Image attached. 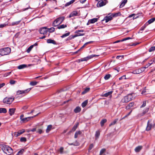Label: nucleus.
<instances>
[{
  "mask_svg": "<svg viewBox=\"0 0 155 155\" xmlns=\"http://www.w3.org/2000/svg\"><path fill=\"white\" fill-rule=\"evenodd\" d=\"M0 147L3 152L6 154L10 155L13 152L12 149L7 145L2 144L0 145Z\"/></svg>",
  "mask_w": 155,
  "mask_h": 155,
  "instance_id": "obj_1",
  "label": "nucleus"
},
{
  "mask_svg": "<svg viewBox=\"0 0 155 155\" xmlns=\"http://www.w3.org/2000/svg\"><path fill=\"white\" fill-rule=\"evenodd\" d=\"M65 19L64 16H61L56 19L53 22L52 25L56 27L61 23Z\"/></svg>",
  "mask_w": 155,
  "mask_h": 155,
  "instance_id": "obj_2",
  "label": "nucleus"
},
{
  "mask_svg": "<svg viewBox=\"0 0 155 155\" xmlns=\"http://www.w3.org/2000/svg\"><path fill=\"white\" fill-rule=\"evenodd\" d=\"M11 49L8 47L0 49V55L3 56L9 54L11 52Z\"/></svg>",
  "mask_w": 155,
  "mask_h": 155,
  "instance_id": "obj_3",
  "label": "nucleus"
},
{
  "mask_svg": "<svg viewBox=\"0 0 155 155\" xmlns=\"http://www.w3.org/2000/svg\"><path fill=\"white\" fill-rule=\"evenodd\" d=\"M14 100V98L13 97H6L4 99L3 101L5 104H11Z\"/></svg>",
  "mask_w": 155,
  "mask_h": 155,
  "instance_id": "obj_4",
  "label": "nucleus"
},
{
  "mask_svg": "<svg viewBox=\"0 0 155 155\" xmlns=\"http://www.w3.org/2000/svg\"><path fill=\"white\" fill-rule=\"evenodd\" d=\"M107 2V0H100L98 2L97 6L98 7H101L105 5Z\"/></svg>",
  "mask_w": 155,
  "mask_h": 155,
  "instance_id": "obj_5",
  "label": "nucleus"
},
{
  "mask_svg": "<svg viewBox=\"0 0 155 155\" xmlns=\"http://www.w3.org/2000/svg\"><path fill=\"white\" fill-rule=\"evenodd\" d=\"M40 113H39L34 116L28 117H25V118H23V119H22L21 121L22 123H25V122H27L31 118H32L34 117H35L38 116Z\"/></svg>",
  "mask_w": 155,
  "mask_h": 155,
  "instance_id": "obj_6",
  "label": "nucleus"
},
{
  "mask_svg": "<svg viewBox=\"0 0 155 155\" xmlns=\"http://www.w3.org/2000/svg\"><path fill=\"white\" fill-rule=\"evenodd\" d=\"M31 90V88H28L25 90H18L17 92V94L18 95L22 94H25Z\"/></svg>",
  "mask_w": 155,
  "mask_h": 155,
  "instance_id": "obj_7",
  "label": "nucleus"
},
{
  "mask_svg": "<svg viewBox=\"0 0 155 155\" xmlns=\"http://www.w3.org/2000/svg\"><path fill=\"white\" fill-rule=\"evenodd\" d=\"M39 32L41 34L45 35L48 32V28L46 27L42 28L39 30Z\"/></svg>",
  "mask_w": 155,
  "mask_h": 155,
  "instance_id": "obj_8",
  "label": "nucleus"
},
{
  "mask_svg": "<svg viewBox=\"0 0 155 155\" xmlns=\"http://www.w3.org/2000/svg\"><path fill=\"white\" fill-rule=\"evenodd\" d=\"M113 92V91H108V92L103 94L102 96V97H107L108 96H110V98H111L112 97V94Z\"/></svg>",
  "mask_w": 155,
  "mask_h": 155,
  "instance_id": "obj_9",
  "label": "nucleus"
},
{
  "mask_svg": "<svg viewBox=\"0 0 155 155\" xmlns=\"http://www.w3.org/2000/svg\"><path fill=\"white\" fill-rule=\"evenodd\" d=\"M150 120H149L147 122V126L146 129V130L147 131L150 130L152 127V124L150 123Z\"/></svg>",
  "mask_w": 155,
  "mask_h": 155,
  "instance_id": "obj_10",
  "label": "nucleus"
},
{
  "mask_svg": "<svg viewBox=\"0 0 155 155\" xmlns=\"http://www.w3.org/2000/svg\"><path fill=\"white\" fill-rule=\"evenodd\" d=\"M130 100L127 95L124 97L121 100V102L123 103H127Z\"/></svg>",
  "mask_w": 155,
  "mask_h": 155,
  "instance_id": "obj_11",
  "label": "nucleus"
},
{
  "mask_svg": "<svg viewBox=\"0 0 155 155\" xmlns=\"http://www.w3.org/2000/svg\"><path fill=\"white\" fill-rule=\"evenodd\" d=\"M25 132V129L19 130L17 133H15V135L16 137H18Z\"/></svg>",
  "mask_w": 155,
  "mask_h": 155,
  "instance_id": "obj_12",
  "label": "nucleus"
},
{
  "mask_svg": "<svg viewBox=\"0 0 155 155\" xmlns=\"http://www.w3.org/2000/svg\"><path fill=\"white\" fill-rule=\"evenodd\" d=\"M112 19V16L110 15L108 16H106L104 18L103 20H105L106 23L107 22L111 20Z\"/></svg>",
  "mask_w": 155,
  "mask_h": 155,
  "instance_id": "obj_13",
  "label": "nucleus"
},
{
  "mask_svg": "<svg viewBox=\"0 0 155 155\" xmlns=\"http://www.w3.org/2000/svg\"><path fill=\"white\" fill-rule=\"evenodd\" d=\"M78 14V12L77 11H74L72 12L69 15V18H71V17L77 16Z\"/></svg>",
  "mask_w": 155,
  "mask_h": 155,
  "instance_id": "obj_14",
  "label": "nucleus"
},
{
  "mask_svg": "<svg viewBox=\"0 0 155 155\" xmlns=\"http://www.w3.org/2000/svg\"><path fill=\"white\" fill-rule=\"evenodd\" d=\"M153 64V62L151 63V64H150V65H146L145 67H143L140 68H139V69H140V71H141V73L143 72V71H144L145 70V69L147 68L148 67L150 66L151 64Z\"/></svg>",
  "mask_w": 155,
  "mask_h": 155,
  "instance_id": "obj_15",
  "label": "nucleus"
},
{
  "mask_svg": "<svg viewBox=\"0 0 155 155\" xmlns=\"http://www.w3.org/2000/svg\"><path fill=\"white\" fill-rule=\"evenodd\" d=\"M127 96L128 97V99L130 101L134 98V93H131L128 94Z\"/></svg>",
  "mask_w": 155,
  "mask_h": 155,
  "instance_id": "obj_16",
  "label": "nucleus"
},
{
  "mask_svg": "<svg viewBox=\"0 0 155 155\" xmlns=\"http://www.w3.org/2000/svg\"><path fill=\"white\" fill-rule=\"evenodd\" d=\"M15 108H11L9 109V113L10 114V115L11 116H12L15 113Z\"/></svg>",
  "mask_w": 155,
  "mask_h": 155,
  "instance_id": "obj_17",
  "label": "nucleus"
},
{
  "mask_svg": "<svg viewBox=\"0 0 155 155\" xmlns=\"http://www.w3.org/2000/svg\"><path fill=\"white\" fill-rule=\"evenodd\" d=\"M90 59L89 58V56L84 58H81L78 60L79 62L83 61H87L88 60Z\"/></svg>",
  "mask_w": 155,
  "mask_h": 155,
  "instance_id": "obj_18",
  "label": "nucleus"
},
{
  "mask_svg": "<svg viewBox=\"0 0 155 155\" xmlns=\"http://www.w3.org/2000/svg\"><path fill=\"white\" fill-rule=\"evenodd\" d=\"M47 42L48 43H52L54 45L57 44L56 42L54 40L51 39H48L47 40Z\"/></svg>",
  "mask_w": 155,
  "mask_h": 155,
  "instance_id": "obj_19",
  "label": "nucleus"
},
{
  "mask_svg": "<svg viewBox=\"0 0 155 155\" xmlns=\"http://www.w3.org/2000/svg\"><path fill=\"white\" fill-rule=\"evenodd\" d=\"M127 0H123L122 2L121 3L120 6V8H122L127 3Z\"/></svg>",
  "mask_w": 155,
  "mask_h": 155,
  "instance_id": "obj_20",
  "label": "nucleus"
},
{
  "mask_svg": "<svg viewBox=\"0 0 155 155\" xmlns=\"http://www.w3.org/2000/svg\"><path fill=\"white\" fill-rule=\"evenodd\" d=\"M134 104V102L130 103L128 106L126 107V109L127 110L129 109L131 107H133Z\"/></svg>",
  "mask_w": 155,
  "mask_h": 155,
  "instance_id": "obj_21",
  "label": "nucleus"
},
{
  "mask_svg": "<svg viewBox=\"0 0 155 155\" xmlns=\"http://www.w3.org/2000/svg\"><path fill=\"white\" fill-rule=\"evenodd\" d=\"M132 73L134 74H138L141 73V71L139 69H138L133 71Z\"/></svg>",
  "mask_w": 155,
  "mask_h": 155,
  "instance_id": "obj_22",
  "label": "nucleus"
},
{
  "mask_svg": "<svg viewBox=\"0 0 155 155\" xmlns=\"http://www.w3.org/2000/svg\"><path fill=\"white\" fill-rule=\"evenodd\" d=\"M27 67V65L25 64H22L19 65L18 67V68L19 69H23Z\"/></svg>",
  "mask_w": 155,
  "mask_h": 155,
  "instance_id": "obj_23",
  "label": "nucleus"
},
{
  "mask_svg": "<svg viewBox=\"0 0 155 155\" xmlns=\"http://www.w3.org/2000/svg\"><path fill=\"white\" fill-rule=\"evenodd\" d=\"M98 18H94L89 20L88 22L90 23H94L97 21Z\"/></svg>",
  "mask_w": 155,
  "mask_h": 155,
  "instance_id": "obj_24",
  "label": "nucleus"
},
{
  "mask_svg": "<svg viewBox=\"0 0 155 155\" xmlns=\"http://www.w3.org/2000/svg\"><path fill=\"white\" fill-rule=\"evenodd\" d=\"M81 108L79 107H76V108L74 110V112L76 113L80 112L81 111Z\"/></svg>",
  "mask_w": 155,
  "mask_h": 155,
  "instance_id": "obj_25",
  "label": "nucleus"
},
{
  "mask_svg": "<svg viewBox=\"0 0 155 155\" xmlns=\"http://www.w3.org/2000/svg\"><path fill=\"white\" fill-rule=\"evenodd\" d=\"M142 147L141 146H138L136 147L135 149V151L136 152H139L142 149Z\"/></svg>",
  "mask_w": 155,
  "mask_h": 155,
  "instance_id": "obj_26",
  "label": "nucleus"
},
{
  "mask_svg": "<svg viewBox=\"0 0 155 155\" xmlns=\"http://www.w3.org/2000/svg\"><path fill=\"white\" fill-rule=\"evenodd\" d=\"M155 21V18H153L149 20L147 23V24H148V25H149L152 23L153 22Z\"/></svg>",
  "mask_w": 155,
  "mask_h": 155,
  "instance_id": "obj_27",
  "label": "nucleus"
},
{
  "mask_svg": "<svg viewBox=\"0 0 155 155\" xmlns=\"http://www.w3.org/2000/svg\"><path fill=\"white\" fill-rule=\"evenodd\" d=\"M67 27L66 25H62L57 27V28L58 29L64 28Z\"/></svg>",
  "mask_w": 155,
  "mask_h": 155,
  "instance_id": "obj_28",
  "label": "nucleus"
},
{
  "mask_svg": "<svg viewBox=\"0 0 155 155\" xmlns=\"http://www.w3.org/2000/svg\"><path fill=\"white\" fill-rule=\"evenodd\" d=\"M88 103V100H86L83 102L81 104L82 107L84 108L85 107L87 104Z\"/></svg>",
  "mask_w": 155,
  "mask_h": 155,
  "instance_id": "obj_29",
  "label": "nucleus"
},
{
  "mask_svg": "<svg viewBox=\"0 0 155 155\" xmlns=\"http://www.w3.org/2000/svg\"><path fill=\"white\" fill-rule=\"evenodd\" d=\"M52 128V126L51 125H49L48 126L47 129L46 130V132L47 133H48L51 130V129Z\"/></svg>",
  "mask_w": 155,
  "mask_h": 155,
  "instance_id": "obj_30",
  "label": "nucleus"
},
{
  "mask_svg": "<svg viewBox=\"0 0 155 155\" xmlns=\"http://www.w3.org/2000/svg\"><path fill=\"white\" fill-rule=\"evenodd\" d=\"M7 112V110L6 108H0V113H5Z\"/></svg>",
  "mask_w": 155,
  "mask_h": 155,
  "instance_id": "obj_31",
  "label": "nucleus"
},
{
  "mask_svg": "<svg viewBox=\"0 0 155 155\" xmlns=\"http://www.w3.org/2000/svg\"><path fill=\"white\" fill-rule=\"evenodd\" d=\"M75 1V0H72L69 2L67 3L65 5V6H68L73 3Z\"/></svg>",
  "mask_w": 155,
  "mask_h": 155,
  "instance_id": "obj_32",
  "label": "nucleus"
},
{
  "mask_svg": "<svg viewBox=\"0 0 155 155\" xmlns=\"http://www.w3.org/2000/svg\"><path fill=\"white\" fill-rule=\"evenodd\" d=\"M107 120L106 119L102 120L100 122L101 126V127H103L104 126V123L107 122Z\"/></svg>",
  "mask_w": 155,
  "mask_h": 155,
  "instance_id": "obj_33",
  "label": "nucleus"
},
{
  "mask_svg": "<svg viewBox=\"0 0 155 155\" xmlns=\"http://www.w3.org/2000/svg\"><path fill=\"white\" fill-rule=\"evenodd\" d=\"M100 135V132L98 130L96 132V134H95V139L96 140H97L98 138L99 137V136Z\"/></svg>",
  "mask_w": 155,
  "mask_h": 155,
  "instance_id": "obj_34",
  "label": "nucleus"
},
{
  "mask_svg": "<svg viewBox=\"0 0 155 155\" xmlns=\"http://www.w3.org/2000/svg\"><path fill=\"white\" fill-rule=\"evenodd\" d=\"M90 88H86L84 91H83L82 93L81 94H84L88 92L90 90Z\"/></svg>",
  "mask_w": 155,
  "mask_h": 155,
  "instance_id": "obj_35",
  "label": "nucleus"
},
{
  "mask_svg": "<svg viewBox=\"0 0 155 155\" xmlns=\"http://www.w3.org/2000/svg\"><path fill=\"white\" fill-rule=\"evenodd\" d=\"M106 151V150L104 148L102 149L100 152V155H104V154L105 153Z\"/></svg>",
  "mask_w": 155,
  "mask_h": 155,
  "instance_id": "obj_36",
  "label": "nucleus"
},
{
  "mask_svg": "<svg viewBox=\"0 0 155 155\" xmlns=\"http://www.w3.org/2000/svg\"><path fill=\"white\" fill-rule=\"evenodd\" d=\"M120 15V12L116 13L114 14H113L111 15L113 17H116L119 15Z\"/></svg>",
  "mask_w": 155,
  "mask_h": 155,
  "instance_id": "obj_37",
  "label": "nucleus"
},
{
  "mask_svg": "<svg viewBox=\"0 0 155 155\" xmlns=\"http://www.w3.org/2000/svg\"><path fill=\"white\" fill-rule=\"evenodd\" d=\"M21 20H20L18 21L12 22V23L11 25H12V26H13L15 25H17L19 24L21 22Z\"/></svg>",
  "mask_w": 155,
  "mask_h": 155,
  "instance_id": "obj_38",
  "label": "nucleus"
},
{
  "mask_svg": "<svg viewBox=\"0 0 155 155\" xmlns=\"http://www.w3.org/2000/svg\"><path fill=\"white\" fill-rule=\"evenodd\" d=\"M79 125V123H77L76 124L74 125L73 128H72V130L73 131H75L76 129H77L78 126Z\"/></svg>",
  "mask_w": 155,
  "mask_h": 155,
  "instance_id": "obj_39",
  "label": "nucleus"
},
{
  "mask_svg": "<svg viewBox=\"0 0 155 155\" xmlns=\"http://www.w3.org/2000/svg\"><path fill=\"white\" fill-rule=\"evenodd\" d=\"M149 110V108H147L146 109H145L142 112V113L141 114V115L143 116L144 114H145L147 113Z\"/></svg>",
  "mask_w": 155,
  "mask_h": 155,
  "instance_id": "obj_40",
  "label": "nucleus"
},
{
  "mask_svg": "<svg viewBox=\"0 0 155 155\" xmlns=\"http://www.w3.org/2000/svg\"><path fill=\"white\" fill-rule=\"evenodd\" d=\"M148 25V24H147V23H146L145 24L140 28V30L142 31Z\"/></svg>",
  "mask_w": 155,
  "mask_h": 155,
  "instance_id": "obj_41",
  "label": "nucleus"
},
{
  "mask_svg": "<svg viewBox=\"0 0 155 155\" xmlns=\"http://www.w3.org/2000/svg\"><path fill=\"white\" fill-rule=\"evenodd\" d=\"M34 45H31V46H30L27 49V52L28 53H29L31 51Z\"/></svg>",
  "mask_w": 155,
  "mask_h": 155,
  "instance_id": "obj_42",
  "label": "nucleus"
},
{
  "mask_svg": "<svg viewBox=\"0 0 155 155\" xmlns=\"http://www.w3.org/2000/svg\"><path fill=\"white\" fill-rule=\"evenodd\" d=\"M55 30V28L54 27H51L50 28L48 29V31L50 32H52Z\"/></svg>",
  "mask_w": 155,
  "mask_h": 155,
  "instance_id": "obj_43",
  "label": "nucleus"
},
{
  "mask_svg": "<svg viewBox=\"0 0 155 155\" xmlns=\"http://www.w3.org/2000/svg\"><path fill=\"white\" fill-rule=\"evenodd\" d=\"M76 37V35H70L67 39V40H71Z\"/></svg>",
  "mask_w": 155,
  "mask_h": 155,
  "instance_id": "obj_44",
  "label": "nucleus"
},
{
  "mask_svg": "<svg viewBox=\"0 0 155 155\" xmlns=\"http://www.w3.org/2000/svg\"><path fill=\"white\" fill-rule=\"evenodd\" d=\"M38 83V82L35 81H31L30 83V85L31 86H35Z\"/></svg>",
  "mask_w": 155,
  "mask_h": 155,
  "instance_id": "obj_45",
  "label": "nucleus"
},
{
  "mask_svg": "<svg viewBox=\"0 0 155 155\" xmlns=\"http://www.w3.org/2000/svg\"><path fill=\"white\" fill-rule=\"evenodd\" d=\"M70 34V33L69 32H68L67 33L63 34L61 36V37L62 38H64L69 35Z\"/></svg>",
  "mask_w": 155,
  "mask_h": 155,
  "instance_id": "obj_46",
  "label": "nucleus"
},
{
  "mask_svg": "<svg viewBox=\"0 0 155 155\" xmlns=\"http://www.w3.org/2000/svg\"><path fill=\"white\" fill-rule=\"evenodd\" d=\"M24 151V149H22L19 150L17 154L16 155H21Z\"/></svg>",
  "mask_w": 155,
  "mask_h": 155,
  "instance_id": "obj_47",
  "label": "nucleus"
},
{
  "mask_svg": "<svg viewBox=\"0 0 155 155\" xmlns=\"http://www.w3.org/2000/svg\"><path fill=\"white\" fill-rule=\"evenodd\" d=\"M117 120V119H115V120L113 122H112L111 123H110L109 124V126L110 127L112 125H114L116 123Z\"/></svg>",
  "mask_w": 155,
  "mask_h": 155,
  "instance_id": "obj_48",
  "label": "nucleus"
},
{
  "mask_svg": "<svg viewBox=\"0 0 155 155\" xmlns=\"http://www.w3.org/2000/svg\"><path fill=\"white\" fill-rule=\"evenodd\" d=\"M110 76L111 75L110 74H107L104 76V78L105 80H107L110 78Z\"/></svg>",
  "mask_w": 155,
  "mask_h": 155,
  "instance_id": "obj_49",
  "label": "nucleus"
},
{
  "mask_svg": "<svg viewBox=\"0 0 155 155\" xmlns=\"http://www.w3.org/2000/svg\"><path fill=\"white\" fill-rule=\"evenodd\" d=\"M8 25V24H6V23L0 24V28H4V27H6V26H7Z\"/></svg>",
  "mask_w": 155,
  "mask_h": 155,
  "instance_id": "obj_50",
  "label": "nucleus"
},
{
  "mask_svg": "<svg viewBox=\"0 0 155 155\" xmlns=\"http://www.w3.org/2000/svg\"><path fill=\"white\" fill-rule=\"evenodd\" d=\"M155 50V46L152 47H151L149 49V52H152Z\"/></svg>",
  "mask_w": 155,
  "mask_h": 155,
  "instance_id": "obj_51",
  "label": "nucleus"
},
{
  "mask_svg": "<svg viewBox=\"0 0 155 155\" xmlns=\"http://www.w3.org/2000/svg\"><path fill=\"white\" fill-rule=\"evenodd\" d=\"M68 145H74V146H78L79 145V143L78 142L77 143V144H74L73 143H68Z\"/></svg>",
  "mask_w": 155,
  "mask_h": 155,
  "instance_id": "obj_52",
  "label": "nucleus"
},
{
  "mask_svg": "<svg viewBox=\"0 0 155 155\" xmlns=\"http://www.w3.org/2000/svg\"><path fill=\"white\" fill-rule=\"evenodd\" d=\"M20 141L21 142H25L26 141V139L25 137H22L21 138Z\"/></svg>",
  "mask_w": 155,
  "mask_h": 155,
  "instance_id": "obj_53",
  "label": "nucleus"
},
{
  "mask_svg": "<svg viewBox=\"0 0 155 155\" xmlns=\"http://www.w3.org/2000/svg\"><path fill=\"white\" fill-rule=\"evenodd\" d=\"M146 105V101H144L143 102V103L140 106V108L144 107Z\"/></svg>",
  "mask_w": 155,
  "mask_h": 155,
  "instance_id": "obj_54",
  "label": "nucleus"
},
{
  "mask_svg": "<svg viewBox=\"0 0 155 155\" xmlns=\"http://www.w3.org/2000/svg\"><path fill=\"white\" fill-rule=\"evenodd\" d=\"M16 81H15L13 80H11L10 81V83L11 84H15Z\"/></svg>",
  "mask_w": 155,
  "mask_h": 155,
  "instance_id": "obj_55",
  "label": "nucleus"
},
{
  "mask_svg": "<svg viewBox=\"0 0 155 155\" xmlns=\"http://www.w3.org/2000/svg\"><path fill=\"white\" fill-rule=\"evenodd\" d=\"M63 150L64 148L62 147H61L59 150V151L60 152V153L61 154L63 152Z\"/></svg>",
  "mask_w": 155,
  "mask_h": 155,
  "instance_id": "obj_56",
  "label": "nucleus"
},
{
  "mask_svg": "<svg viewBox=\"0 0 155 155\" xmlns=\"http://www.w3.org/2000/svg\"><path fill=\"white\" fill-rule=\"evenodd\" d=\"M94 147V145L93 144H90L89 146V147L88 149L89 151L90 150H91L93 147Z\"/></svg>",
  "mask_w": 155,
  "mask_h": 155,
  "instance_id": "obj_57",
  "label": "nucleus"
},
{
  "mask_svg": "<svg viewBox=\"0 0 155 155\" xmlns=\"http://www.w3.org/2000/svg\"><path fill=\"white\" fill-rule=\"evenodd\" d=\"M99 55H95V54H92V55H89V58L90 59L94 57H95V56H98Z\"/></svg>",
  "mask_w": 155,
  "mask_h": 155,
  "instance_id": "obj_58",
  "label": "nucleus"
},
{
  "mask_svg": "<svg viewBox=\"0 0 155 155\" xmlns=\"http://www.w3.org/2000/svg\"><path fill=\"white\" fill-rule=\"evenodd\" d=\"M93 42V41H89V42H87L86 43H85L84 45L85 46H86L88 44H91V43H92V42Z\"/></svg>",
  "mask_w": 155,
  "mask_h": 155,
  "instance_id": "obj_59",
  "label": "nucleus"
},
{
  "mask_svg": "<svg viewBox=\"0 0 155 155\" xmlns=\"http://www.w3.org/2000/svg\"><path fill=\"white\" fill-rule=\"evenodd\" d=\"M37 132L40 134H41L43 132V131L41 129H39L37 131Z\"/></svg>",
  "mask_w": 155,
  "mask_h": 155,
  "instance_id": "obj_60",
  "label": "nucleus"
},
{
  "mask_svg": "<svg viewBox=\"0 0 155 155\" xmlns=\"http://www.w3.org/2000/svg\"><path fill=\"white\" fill-rule=\"evenodd\" d=\"M123 78H124V79H126V78H125V75H123V76L120 77L119 78V80H121L123 79Z\"/></svg>",
  "mask_w": 155,
  "mask_h": 155,
  "instance_id": "obj_61",
  "label": "nucleus"
},
{
  "mask_svg": "<svg viewBox=\"0 0 155 155\" xmlns=\"http://www.w3.org/2000/svg\"><path fill=\"white\" fill-rule=\"evenodd\" d=\"M84 35V34H81V33H78L77 35H76V37L78 36H83Z\"/></svg>",
  "mask_w": 155,
  "mask_h": 155,
  "instance_id": "obj_62",
  "label": "nucleus"
},
{
  "mask_svg": "<svg viewBox=\"0 0 155 155\" xmlns=\"http://www.w3.org/2000/svg\"><path fill=\"white\" fill-rule=\"evenodd\" d=\"M146 92V89H144L142 92L141 94H144Z\"/></svg>",
  "mask_w": 155,
  "mask_h": 155,
  "instance_id": "obj_63",
  "label": "nucleus"
},
{
  "mask_svg": "<svg viewBox=\"0 0 155 155\" xmlns=\"http://www.w3.org/2000/svg\"><path fill=\"white\" fill-rule=\"evenodd\" d=\"M123 57V56L119 55L117 56L116 57V58L117 59H120V58H122Z\"/></svg>",
  "mask_w": 155,
  "mask_h": 155,
  "instance_id": "obj_64",
  "label": "nucleus"
}]
</instances>
